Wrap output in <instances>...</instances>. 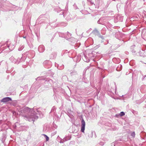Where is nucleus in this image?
<instances>
[{"label": "nucleus", "mask_w": 146, "mask_h": 146, "mask_svg": "<svg viewBox=\"0 0 146 146\" xmlns=\"http://www.w3.org/2000/svg\"><path fill=\"white\" fill-rule=\"evenodd\" d=\"M23 116L25 119L30 121H34L35 120L38 118V117L34 114H32L31 115H29L28 116L24 115Z\"/></svg>", "instance_id": "obj_1"}, {"label": "nucleus", "mask_w": 146, "mask_h": 146, "mask_svg": "<svg viewBox=\"0 0 146 146\" xmlns=\"http://www.w3.org/2000/svg\"><path fill=\"white\" fill-rule=\"evenodd\" d=\"M85 123L83 119L81 121V131L82 132L84 133L85 130Z\"/></svg>", "instance_id": "obj_2"}, {"label": "nucleus", "mask_w": 146, "mask_h": 146, "mask_svg": "<svg viewBox=\"0 0 146 146\" xmlns=\"http://www.w3.org/2000/svg\"><path fill=\"white\" fill-rule=\"evenodd\" d=\"M11 98L9 97H6L3 98L1 100V102H7L11 101Z\"/></svg>", "instance_id": "obj_3"}, {"label": "nucleus", "mask_w": 146, "mask_h": 146, "mask_svg": "<svg viewBox=\"0 0 146 146\" xmlns=\"http://www.w3.org/2000/svg\"><path fill=\"white\" fill-rule=\"evenodd\" d=\"M92 33L93 34L96 35H100V33L96 29H95L92 32Z\"/></svg>", "instance_id": "obj_4"}, {"label": "nucleus", "mask_w": 146, "mask_h": 146, "mask_svg": "<svg viewBox=\"0 0 146 146\" xmlns=\"http://www.w3.org/2000/svg\"><path fill=\"white\" fill-rule=\"evenodd\" d=\"M24 111L25 112H27L29 111H30V108H25L24 109Z\"/></svg>", "instance_id": "obj_5"}, {"label": "nucleus", "mask_w": 146, "mask_h": 146, "mask_svg": "<svg viewBox=\"0 0 146 146\" xmlns=\"http://www.w3.org/2000/svg\"><path fill=\"white\" fill-rule=\"evenodd\" d=\"M67 137H65L63 139V141H64V142H65L67 140H68L70 139L68 138L67 139Z\"/></svg>", "instance_id": "obj_6"}, {"label": "nucleus", "mask_w": 146, "mask_h": 146, "mask_svg": "<svg viewBox=\"0 0 146 146\" xmlns=\"http://www.w3.org/2000/svg\"><path fill=\"white\" fill-rule=\"evenodd\" d=\"M125 114V113L123 112H121L119 114V115H120L121 116H123Z\"/></svg>", "instance_id": "obj_7"}, {"label": "nucleus", "mask_w": 146, "mask_h": 146, "mask_svg": "<svg viewBox=\"0 0 146 146\" xmlns=\"http://www.w3.org/2000/svg\"><path fill=\"white\" fill-rule=\"evenodd\" d=\"M43 47L42 46H39V47H38V48L39 50V51H40V52H43L44 51V49H43V50H42L40 51V49L41 48V47Z\"/></svg>", "instance_id": "obj_8"}, {"label": "nucleus", "mask_w": 146, "mask_h": 146, "mask_svg": "<svg viewBox=\"0 0 146 146\" xmlns=\"http://www.w3.org/2000/svg\"><path fill=\"white\" fill-rule=\"evenodd\" d=\"M44 135L46 137V141H48L49 139V137L46 135L44 134Z\"/></svg>", "instance_id": "obj_9"}, {"label": "nucleus", "mask_w": 146, "mask_h": 146, "mask_svg": "<svg viewBox=\"0 0 146 146\" xmlns=\"http://www.w3.org/2000/svg\"><path fill=\"white\" fill-rule=\"evenodd\" d=\"M114 146H118V142L117 141H115L114 143Z\"/></svg>", "instance_id": "obj_10"}, {"label": "nucleus", "mask_w": 146, "mask_h": 146, "mask_svg": "<svg viewBox=\"0 0 146 146\" xmlns=\"http://www.w3.org/2000/svg\"><path fill=\"white\" fill-rule=\"evenodd\" d=\"M131 135L133 137H134L135 136V132H133L131 133Z\"/></svg>", "instance_id": "obj_11"}, {"label": "nucleus", "mask_w": 146, "mask_h": 146, "mask_svg": "<svg viewBox=\"0 0 146 146\" xmlns=\"http://www.w3.org/2000/svg\"><path fill=\"white\" fill-rule=\"evenodd\" d=\"M23 48H24L23 47H22L21 48H19L18 49V50L19 51H21V50H22L23 49Z\"/></svg>", "instance_id": "obj_12"}, {"label": "nucleus", "mask_w": 146, "mask_h": 146, "mask_svg": "<svg viewBox=\"0 0 146 146\" xmlns=\"http://www.w3.org/2000/svg\"><path fill=\"white\" fill-rule=\"evenodd\" d=\"M122 68V65H120V68Z\"/></svg>", "instance_id": "obj_13"}, {"label": "nucleus", "mask_w": 146, "mask_h": 146, "mask_svg": "<svg viewBox=\"0 0 146 146\" xmlns=\"http://www.w3.org/2000/svg\"><path fill=\"white\" fill-rule=\"evenodd\" d=\"M64 142V141H60V143H63Z\"/></svg>", "instance_id": "obj_14"}, {"label": "nucleus", "mask_w": 146, "mask_h": 146, "mask_svg": "<svg viewBox=\"0 0 146 146\" xmlns=\"http://www.w3.org/2000/svg\"><path fill=\"white\" fill-rule=\"evenodd\" d=\"M24 37V38H25V37Z\"/></svg>", "instance_id": "obj_15"}, {"label": "nucleus", "mask_w": 146, "mask_h": 146, "mask_svg": "<svg viewBox=\"0 0 146 146\" xmlns=\"http://www.w3.org/2000/svg\"><path fill=\"white\" fill-rule=\"evenodd\" d=\"M10 46V45H9V47Z\"/></svg>", "instance_id": "obj_16"}]
</instances>
